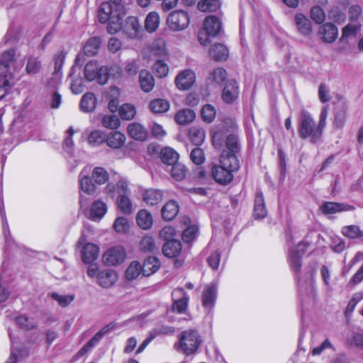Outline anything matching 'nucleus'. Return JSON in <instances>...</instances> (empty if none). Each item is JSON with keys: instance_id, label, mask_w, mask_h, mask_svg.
<instances>
[{"instance_id": "5fc2aeb1", "label": "nucleus", "mask_w": 363, "mask_h": 363, "mask_svg": "<svg viewBox=\"0 0 363 363\" xmlns=\"http://www.w3.org/2000/svg\"><path fill=\"white\" fill-rule=\"evenodd\" d=\"M201 117L206 123H211L216 116V111L213 106L206 104L203 106L201 111Z\"/></svg>"}, {"instance_id": "39448f33", "label": "nucleus", "mask_w": 363, "mask_h": 363, "mask_svg": "<svg viewBox=\"0 0 363 363\" xmlns=\"http://www.w3.org/2000/svg\"><path fill=\"white\" fill-rule=\"evenodd\" d=\"M122 70L118 65H113L111 67H100L94 61H90L86 63L84 67V76L87 81L91 82L97 79L101 84H104L108 82L110 76L119 77L121 76Z\"/></svg>"}, {"instance_id": "c9c22d12", "label": "nucleus", "mask_w": 363, "mask_h": 363, "mask_svg": "<svg viewBox=\"0 0 363 363\" xmlns=\"http://www.w3.org/2000/svg\"><path fill=\"white\" fill-rule=\"evenodd\" d=\"M123 11H120L116 15L111 16V18L108 19L107 32L109 34H115L121 30H123Z\"/></svg>"}, {"instance_id": "bb28decb", "label": "nucleus", "mask_w": 363, "mask_h": 363, "mask_svg": "<svg viewBox=\"0 0 363 363\" xmlns=\"http://www.w3.org/2000/svg\"><path fill=\"white\" fill-rule=\"evenodd\" d=\"M99 256V247L92 243H86L82 250V258L84 263L94 262Z\"/></svg>"}, {"instance_id": "aec40b11", "label": "nucleus", "mask_w": 363, "mask_h": 363, "mask_svg": "<svg viewBox=\"0 0 363 363\" xmlns=\"http://www.w3.org/2000/svg\"><path fill=\"white\" fill-rule=\"evenodd\" d=\"M174 121L179 125H185L192 123L196 118V113L190 108L179 110L174 115Z\"/></svg>"}, {"instance_id": "4468645a", "label": "nucleus", "mask_w": 363, "mask_h": 363, "mask_svg": "<svg viewBox=\"0 0 363 363\" xmlns=\"http://www.w3.org/2000/svg\"><path fill=\"white\" fill-rule=\"evenodd\" d=\"M308 245L306 242H299L296 248L291 251L289 255V262L292 270L298 272L301 269V259L305 253Z\"/></svg>"}, {"instance_id": "7ed1b4c3", "label": "nucleus", "mask_w": 363, "mask_h": 363, "mask_svg": "<svg viewBox=\"0 0 363 363\" xmlns=\"http://www.w3.org/2000/svg\"><path fill=\"white\" fill-rule=\"evenodd\" d=\"M108 180L109 174L102 167H96L91 171L90 167H86L79 174L80 189L88 195H94L97 191V186L104 185Z\"/></svg>"}, {"instance_id": "c03bdc74", "label": "nucleus", "mask_w": 363, "mask_h": 363, "mask_svg": "<svg viewBox=\"0 0 363 363\" xmlns=\"http://www.w3.org/2000/svg\"><path fill=\"white\" fill-rule=\"evenodd\" d=\"M220 5V0H201L199 1L197 8L201 12H215Z\"/></svg>"}, {"instance_id": "412c9836", "label": "nucleus", "mask_w": 363, "mask_h": 363, "mask_svg": "<svg viewBox=\"0 0 363 363\" xmlns=\"http://www.w3.org/2000/svg\"><path fill=\"white\" fill-rule=\"evenodd\" d=\"M139 84L144 92L149 93L155 87L154 77L149 71L143 69L139 73Z\"/></svg>"}, {"instance_id": "473e14b6", "label": "nucleus", "mask_w": 363, "mask_h": 363, "mask_svg": "<svg viewBox=\"0 0 363 363\" xmlns=\"http://www.w3.org/2000/svg\"><path fill=\"white\" fill-rule=\"evenodd\" d=\"M136 223L143 230L150 229L153 224L152 214L146 209L140 210L136 215Z\"/></svg>"}, {"instance_id": "0eeeda50", "label": "nucleus", "mask_w": 363, "mask_h": 363, "mask_svg": "<svg viewBox=\"0 0 363 363\" xmlns=\"http://www.w3.org/2000/svg\"><path fill=\"white\" fill-rule=\"evenodd\" d=\"M13 62H0V100L4 99L14 84L12 68Z\"/></svg>"}, {"instance_id": "bf43d9fd", "label": "nucleus", "mask_w": 363, "mask_h": 363, "mask_svg": "<svg viewBox=\"0 0 363 363\" xmlns=\"http://www.w3.org/2000/svg\"><path fill=\"white\" fill-rule=\"evenodd\" d=\"M152 69L160 78L165 77L169 73V66L162 60L156 61Z\"/></svg>"}, {"instance_id": "603ef678", "label": "nucleus", "mask_w": 363, "mask_h": 363, "mask_svg": "<svg viewBox=\"0 0 363 363\" xmlns=\"http://www.w3.org/2000/svg\"><path fill=\"white\" fill-rule=\"evenodd\" d=\"M150 50L157 56H164L167 54L166 43L162 38H157L150 45Z\"/></svg>"}, {"instance_id": "4be33fe9", "label": "nucleus", "mask_w": 363, "mask_h": 363, "mask_svg": "<svg viewBox=\"0 0 363 363\" xmlns=\"http://www.w3.org/2000/svg\"><path fill=\"white\" fill-rule=\"evenodd\" d=\"M149 110L154 114H163L170 108V103L164 99H155L148 104Z\"/></svg>"}, {"instance_id": "9d476101", "label": "nucleus", "mask_w": 363, "mask_h": 363, "mask_svg": "<svg viewBox=\"0 0 363 363\" xmlns=\"http://www.w3.org/2000/svg\"><path fill=\"white\" fill-rule=\"evenodd\" d=\"M228 72L223 67H216L209 71L206 78V85L208 89H218L228 79Z\"/></svg>"}, {"instance_id": "774afa93", "label": "nucleus", "mask_w": 363, "mask_h": 363, "mask_svg": "<svg viewBox=\"0 0 363 363\" xmlns=\"http://www.w3.org/2000/svg\"><path fill=\"white\" fill-rule=\"evenodd\" d=\"M198 228L196 225H191L184 230L182 235V239L186 242H191L196 237Z\"/></svg>"}, {"instance_id": "cd10ccee", "label": "nucleus", "mask_w": 363, "mask_h": 363, "mask_svg": "<svg viewBox=\"0 0 363 363\" xmlns=\"http://www.w3.org/2000/svg\"><path fill=\"white\" fill-rule=\"evenodd\" d=\"M140 27L138 18L133 16H129L126 18L123 24V33L126 34L128 38H135L138 35Z\"/></svg>"}, {"instance_id": "680f3d73", "label": "nucleus", "mask_w": 363, "mask_h": 363, "mask_svg": "<svg viewBox=\"0 0 363 363\" xmlns=\"http://www.w3.org/2000/svg\"><path fill=\"white\" fill-rule=\"evenodd\" d=\"M140 248L143 251L154 252L157 250L155 240L151 236H145L140 241Z\"/></svg>"}, {"instance_id": "37998d69", "label": "nucleus", "mask_w": 363, "mask_h": 363, "mask_svg": "<svg viewBox=\"0 0 363 363\" xmlns=\"http://www.w3.org/2000/svg\"><path fill=\"white\" fill-rule=\"evenodd\" d=\"M267 215L264 200L263 194L261 192H257L255 199L254 216L257 218H264Z\"/></svg>"}, {"instance_id": "b1692460", "label": "nucleus", "mask_w": 363, "mask_h": 363, "mask_svg": "<svg viewBox=\"0 0 363 363\" xmlns=\"http://www.w3.org/2000/svg\"><path fill=\"white\" fill-rule=\"evenodd\" d=\"M320 208L323 213L333 214L342 211H352L354 207L345 203L325 202L321 206Z\"/></svg>"}, {"instance_id": "e2e57ef3", "label": "nucleus", "mask_w": 363, "mask_h": 363, "mask_svg": "<svg viewBox=\"0 0 363 363\" xmlns=\"http://www.w3.org/2000/svg\"><path fill=\"white\" fill-rule=\"evenodd\" d=\"M191 161L197 165L201 164L205 161V155L203 150L200 147L194 148L190 154Z\"/></svg>"}, {"instance_id": "0e129e2a", "label": "nucleus", "mask_w": 363, "mask_h": 363, "mask_svg": "<svg viewBox=\"0 0 363 363\" xmlns=\"http://www.w3.org/2000/svg\"><path fill=\"white\" fill-rule=\"evenodd\" d=\"M105 140L106 138L104 135V133L100 130H94L91 132L88 137V141L89 144L95 146L103 143Z\"/></svg>"}, {"instance_id": "4d7b16f0", "label": "nucleus", "mask_w": 363, "mask_h": 363, "mask_svg": "<svg viewBox=\"0 0 363 363\" xmlns=\"http://www.w3.org/2000/svg\"><path fill=\"white\" fill-rule=\"evenodd\" d=\"M342 233L347 238L355 239L362 236L359 228L354 225H347L342 228Z\"/></svg>"}, {"instance_id": "ddd939ff", "label": "nucleus", "mask_w": 363, "mask_h": 363, "mask_svg": "<svg viewBox=\"0 0 363 363\" xmlns=\"http://www.w3.org/2000/svg\"><path fill=\"white\" fill-rule=\"evenodd\" d=\"M239 93L238 82L234 79H228L223 89L222 99L225 103L231 104L238 99Z\"/></svg>"}, {"instance_id": "393cba45", "label": "nucleus", "mask_w": 363, "mask_h": 363, "mask_svg": "<svg viewBox=\"0 0 363 363\" xmlns=\"http://www.w3.org/2000/svg\"><path fill=\"white\" fill-rule=\"evenodd\" d=\"M182 252V244L177 240H170L162 247L163 254L169 258L177 257Z\"/></svg>"}, {"instance_id": "49530a36", "label": "nucleus", "mask_w": 363, "mask_h": 363, "mask_svg": "<svg viewBox=\"0 0 363 363\" xmlns=\"http://www.w3.org/2000/svg\"><path fill=\"white\" fill-rule=\"evenodd\" d=\"M113 230L119 234H126L130 228V223L128 218L123 216H119L113 223Z\"/></svg>"}, {"instance_id": "5701e85b", "label": "nucleus", "mask_w": 363, "mask_h": 363, "mask_svg": "<svg viewBox=\"0 0 363 363\" xmlns=\"http://www.w3.org/2000/svg\"><path fill=\"white\" fill-rule=\"evenodd\" d=\"M126 141V137L119 131L111 132L106 138L107 145L112 149L122 147Z\"/></svg>"}, {"instance_id": "13d9d810", "label": "nucleus", "mask_w": 363, "mask_h": 363, "mask_svg": "<svg viewBox=\"0 0 363 363\" xmlns=\"http://www.w3.org/2000/svg\"><path fill=\"white\" fill-rule=\"evenodd\" d=\"M72 82L70 84V89L74 94H79L84 91V82L81 77L70 76Z\"/></svg>"}, {"instance_id": "09e8293b", "label": "nucleus", "mask_w": 363, "mask_h": 363, "mask_svg": "<svg viewBox=\"0 0 363 363\" xmlns=\"http://www.w3.org/2000/svg\"><path fill=\"white\" fill-rule=\"evenodd\" d=\"M167 168L168 169H167L166 170L167 172H170L172 177L175 180L181 181L186 176V168L183 164H180V163L172 164V165L168 167Z\"/></svg>"}, {"instance_id": "f3484780", "label": "nucleus", "mask_w": 363, "mask_h": 363, "mask_svg": "<svg viewBox=\"0 0 363 363\" xmlns=\"http://www.w3.org/2000/svg\"><path fill=\"white\" fill-rule=\"evenodd\" d=\"M216 286L214 284L207 285L202 294V305L207 309H211L214 306L216 299Z\"/></svg>"}, {"instance_id": "f03ea898", "label": "nucleus", "mask_w": 363, "mask_h": 363, "mask_svg": "<svg viewBox=\"0 0 363 363\" xmlns=\"http://www.w3.org/2000/svg\"><path fill=\"white\" fill-rule=\"evenodd\" d=\"M226 125L233 128L235 123L234 120L230 118L217 126L216 130L212 135L213 146L217 150H222L220 155L225 154L227 157L233 156L238 158L237 154L241 148L240 143L238 135L235 133L229 134L225 139L224 129Z\"/></svg>"}, {"instance_id": "a211bd4d", "label": "nucleus", "mask_w": 363, "mask_h": 363, "mask_svg": "<svg viewBox=\"0 0 363 363\" xmlns=\"http://www.w3.org/2000/svg\"><path fill=\"white\" fill-rule=\"evenodd\" d=\"M118 280V274L111 269L101 271L97 284L103 288H110L113 286Z\"/></svg>"}, {"instance_id": "6ab92c4d", "label": "nucleus", "mask_w": 363, "mask_h": 363, "mask_svg": "<svg viewBox=\"0 0 363 363\" xmlns=\"http://www.w3.org/2000/svg\"><path fill=\"white\" fill-rule=\"evenodd\" d=\"M106 212V204L101 200H96L92 203L88 217L92 220L98 221L104 216Z\"/></svg>"}, {"instance_id": "f257e3e1", "label": "nucleus", "mask_w": 363, "mask_h": 363, "mask_svg": "<svg viewBox=\"0 0 363 363\" xmlns=\"http://www.w3.org/2000/svg\"><path fill=\"white\" fill-rule=\"evenodd\" d=\"M328 108L323 107L319 115V121L316 125L312 115L306 110L300 113L298 135L302 139L310 138L311 142L315 143L320 140L326 124Z\"/></svg>"}, {"instance_id": "2f4dec72", "label": "nucleus", "mask_w": 363, "mask_h": 363, "mask_svg": "<svg viewBox=\"0 0 363 363\" xmlns=\"http://www.w3.org/2000/svg\"><path fill=\"white\" fill-rule=\"evenodd\" d=\"M120 12L109 2H104L99 10V19L101 23H107L111 16Z\"/></svg>"}, {"instance_id": "69168bd1", "label": "nucleus", "mask_w": 363, "mask_h": 363, "mask_svg": "<svg viewBox=\"0 0 363 363\" xmlns=\"http://www.w3.org/2000/svg\"><path fill=\"white\" fill-rule=\"evenodd\" d=\"M50 296L62 307L68 306L74 300V296L71 295H62L57 293H52Z\"/></svg>"}, {"instance_id": "e433bc0d", "label": "nucleus", "mask_w": 363, "mask_h": 363, "mask_svg": "<svg viewBox=\"0 0 363 363\" xmlns=\"http://www.w3.org/2000/svg\"><path fill=\"white\" fill-rule=\"evenodd\" d=\"M116 205L125 215H130L133 212V203L128 194H119L116 200Z\"/></svg>"}, {"instance_id": "052dcab7", "label": "nucleus", "mask_w": 363, "mask_h": 363, "mask_svg": "<svg viewBox=\"0 0 363 363\" xmlns=\"http://www.w3.org/2000/svg\"><path fill=\"white\" fill-rule=\"evenodd\" d=\"M311 18L317 24H320L325 20V13L320 6H315L311 9Z\"/></svg>"}, {"instance_id": "1a4fd4ad", "label": "nucleus", "mask_w": 363, "mask_h": 363, "mask_svg": "<svg viewBox=\"0 0 363 363\" xmlns=\"http://www.w3.org/2000/svg\"><path fill=\"white\" fill-rule=\"evenodd\" d=\"M190 23L189 14L182 10H177L171 12L167 18V24L169 29L174 31H179L186 29Z\"/></svg>"}, {"instance_id": "6e6552de", "label": "nucleus", "mask_w": 363, "mask_h": 363, "mask_svg": "<svg viewBox=\"0 0 363 363\" xmlns=\"http://www.w3.org/2000/svg\"><path fill=\"white\" fill-rule=\"evenodd\" d=\"M199 344L200 340L196 331L187 330L182 333L179 345L186 355L194 353L198 349Z\"/></svg>"}, {"instance_id": "f704fd0d", "label": "nucleus", "mask_w": 363, "mask_h": 363, "mask_svg": "<svg viewBox=\"0 0 363 363\" xmlns=\"http://www.w3.org/2000/svg\"><path fill=\"white\" fill-rule=\"evenodd\" d=\"M178 212L179 205L174 200L167 202L161 210L162 216L166 220L174 219L178 214Z\"/></svg>"}, {"instance_id": "4c0bfd02", "label": "nucleus", "mask_w": 363, "mask_h": 363, "mask_svg": "<svg viewBox=\"0 0 363 363\" xmlns=\"http://www.w3.org/2000/svg\"><path fill=\"white\" fill-rule=\"evenodd\" d=\"M361 26L350 23L342 29V35L340 38L341 43H347L350 38H354L360 30Z\"/></svg>"}, {"instance_id": "3c124183", "label": "nucleus", "mask_w": 363, "mask_h": 363, "mask_svg": "<svg viewBox=\"0 0 363 363\" xmlns=\"http://www.w3.org/2000/svg\"><path fill=\"white\" fill-rule=\"evenodd\" d=\"M143 273L141 264L136 262H132L125 271V277L128 280H133Z\"/></svg>"}, {"instance_id": "8fccbe9b", "label": "nucleus", "mask_w": 363, "mask_h": 363, "mask_svg": "<svg viewBox=\"0 0 363 363\" xmlns=\"http://www.w3.org/2000/svg\"><path fill=\"white\" fill-rule=\"evenodd\" d=\"M119 116L123 120H132L136 114L135 107L130 104H123L118 109Z\"/></svg>"}, {"instance_id": "7c9ffc66", "label": "nucleus", "mask_w": 363, "mask_h": 363, "mask_svg": "<svg viewBox=\"0 0 363 363\" xmlns=\"http://www.w3.org/2000/svg\"><path fill=\"white\" fill-rule=\"evenodd\" d=\"M129 135L137 140H145L147 138V131L141 124L133 123L128 126Z\"/></svg>"}, {"instance_id": "72a5a7b5", "label": "nucleus", "mask_w": 363, "mask_h": 363, "mask_svg": "<svg viewBox=\"0 0 363 363\" xmlns=\"http://www.w3.org/2000/svg\"><path fill=\"white\" fill-rule=\"evenodd\" d=\"M97 104V100L93 93L87 92L83 95L80 101V110L82 112L89 113L92 112Z\"/></svg>"}, {"instance_id": "dca6fc26", "label": "nucleus", "mask_w": 363, "mask_h": 363, "mask_svg": "<svg viewBox=\"0 0 363 363\" xmlns=\"http://www.w3.org/2000/svg\"><path fill=\"white\" fill-rule=\"evenodd\" d=\"M318 34L323 42L331 43L337 39L338 30L334 24L326 23L319 28Z\"/></svg>"}, {"instance_id": "423d86ee", "label": "nucleus", "mask_w": 363, "mask_h": 363, "mask_svg": "<svg viewBox=\"0 0 363 363\" xmlns=\"http://www.w3.org/2000/svg\"><path fill=\"white\" fill-rule=\"evenodd\" d=\"M221 29V21L217 16L213 15L206 16L198 33L199 43L203 46H208L211 43V38L218 36Z\"/></svg>"}, {"instance_id": "20e7f679", "label": "nucleus", "mask_w": 363, "mask_h": 363, "mask_svg": "<svg viewBox=\"0 0 363 363\" xmlns=\"http://www.w3.org/2000/svg\"><path fill=\"white\" fill-rule=\"evenodd\" d=\"M240 167L238 158L233 156L227 157L225 154L220 155L219 164L212 168V176L216 182L220 184H227L233 179V173Z\"/></svg>"}, {"instance_id": "a878e982", "label": "nucleus", "mask_w": 363, "mask_h": 363, "mask_svg": "<svg viewBox=\"0 0 363 363\" xmlns=\"http://www.w3.org/2000/svg\"><path fill=\"white\" fill-rule=\"evenodd\" d=\"M298 31L303 35H309L312 32L311 23L309 19L302 13H297L294 18Z\"/></svg>"}, {"instance_id": "ea45409f", "label": "nucleus", "mask_w": 363, "mask_h": 363, "mask_svg": "<svg viewBox=\"0 0 363 363\" xmlns=\"http://www.w3.org/2000/svg\"><path fill=\"white\" fill-rule=\"evenodd\" d=\"M189 138L195 145H201L206 138L205 130L201 127L193 126L189 128Z\"/></svg>"}, {"instance_id": "de8ad7c7", "label": "nucleus", "mask_w": 363, "mask_h": 363, "mask_svg": "<svg viewBox=\"0 0 363 363\" xmlns=\"http://www.w3.org/2000/svg\"><path fill=\"white\" fill-rule=\"evenodd\" d=\"M101 39L98 37L90 38L84 47V53L89 56L96 55L101 45Z\"/></svg>"}, {"instance_id": "79ce46f5", "label": "nucleus", "mask_w": 363, "mask_h": 363, "mask_svg": "<svg viewBox=\"0 0 363 363\" xmlns=\"http://www.w3.org/2000/svg\"><path fill=\"white\" fill-rule=\"evenodd\" d=\"M160 267V263L158 259L154 257H149L145 259L143 269V274L148 277L156 272Z\"/></svg>"}, {"instance_id": "58836bf2", "label": "nucleus", "mask_w": 363, "mask_h": 363, "mask_svg": "<svg viewBox=\"0 0 363 363\" xmlns=\"http://www.w3.org/2000/svg\"><path fill=\"white\" fill-rule=\"evenodd\" d=\"M209 55L216 61L225 60L228 56V50L224 45L217 43L210 48Z\"/></svg>"}, {"instance_id": "a18cd8bd", "label": "nucleus", "mask_w": 363, "mask_h": 363, "mask_svg": "<svg viewBox=\"0 0 363 363\" xmlns=\"http://www.w3.org/2000/svg\"><path fill=\"white\" fill-rule=\"evenodd\" d=\"M160 22V19L158 13L152 11L147 14L145 18V29L150 33L154 32L157 29Z\"/></svg>"}, {"instance_id": "6e6d98bb", "label": "nucleus", "mask_w": 363, "mask_h": 363, "mask_svg": "<svg viewBox=\"0 0 363 363\" xmlns=\"http://www.w3.org/2000/svg\"><path fill=\"white\" fill-rule=\"evenodd\" d=\"M41 68V62L37 58L30 57L26 63V72L28 74H35Z\"/></svg>"}, {"instance_id": "f8f14e48", "label": "nucleus", "mask_w": 363, "mask_h": 363, "mask_svg": "<svg viewBox=\"0 0 363 363\" xmlns=\"http://www.w3.org/2000/svg\"><path fill=\"white\" fill-rule=\"evenodd\" d=\"M196 82V73L190 69L179 72L174 79V84L180 91L190 89Z\"/></svg>"}, {"instance_id": "c756f323", "label": "nucleus", "mask_w": 363, "mask_h": 363, "mask_svg": "<svg viewBox=\"0 0 363 363\" xmlns=\"http://www.w3.org/2000/svg\"><path fill=\"white\" fill-rule=\"evenodd\" d=\"M113 328V326L108 325L101 328L79 352L81 356L84 355L98 342L103 336Z\"/></svg>"}, {"instance_id": "9b49d317", "label": "nucleus", "mask_w": 363, "mask_h": 363, "mask_svg": "<svg viewBox=\"0 0 363 363\" xmlns=\"http://www.w3.org/2000/svg\"><path fill=\"white\" fill-rule=\"evenodd\" d=\"M126 257L125 250L121 246L108 248L103 255L102 260L108 266H116L124 262Z\"/></svg>"}, {"instance_id": "a19ab883", "label": "nucleus", "mask_w": 363, "mask_h": 363, "mask_svg": "<svg viewBox=\"0 0 363 363\" xmlns=\"http://www.w3.org/2000/svg\"><path fill=\"white\" fill-rule=\"evenodd\" d=\"M160 157L162 162L167 165V167L177 164L179 154L172 148L164 147L160 152Z\"/></svg>"}, {"instance_id": "338daca9", "label": "nucleus", "mask_w": 363, "mask_h": 363, "mask_svg": "<svg viewBox=\"0 0 363 363\" xmlns=\"http://www.w3.org/2000/svg\"><path fill=\"white\" fill-rule=\"evenodd\" d=\"M107 49L111 53H116L122 49V43L118 38L111 37L108 41Z\"/></svg>"}, {"instance_id": "864d4df0", "label": "nucleus", "mask_w": 363, "mask_h": 363, "mask_svg": "<svg viewBox=\"0 0 363 363\" xmlns=\"http://www.w3.org/2000/svg\"><path fill=\"white\" fill-rule=\"evenodd\" d=\"M101 124L106 128L113 130L117 129L120 126L121 121L116 115H105L101 119Z\"/></svg>"}, {"instance_id": "2eb2a0df", "label": "nucleus", "mask_w": 363, "mask_h": 363, "mask_svg": "<svg viewBox=\"0 0 363 363\" xmlns=\"http://www.w3.org/2000/svg\"><path fill=\"white\" fill-rule=\"evenodd\" d=\"M172 296L174 301L173 310L179 313L184 312L189 301L184 290L182 288L176 289L172 291Z\"/></svg>"}, {"instance_id": "c85d7f7f", "label": "nucleus", "mask_w": 363, "mask_h": 363, "mask_svg": "<svg viewBox=\"0 0 363 363\" xmlns=\"http://www.w3.org/2000/svg\"><path fill=\"white\" fill-rule=\"evenodd\" d=\"M163 198V193L161 190L148 189L143 194V200L148 206H154L159 203Z\"/></svg>"}]
</instances>
